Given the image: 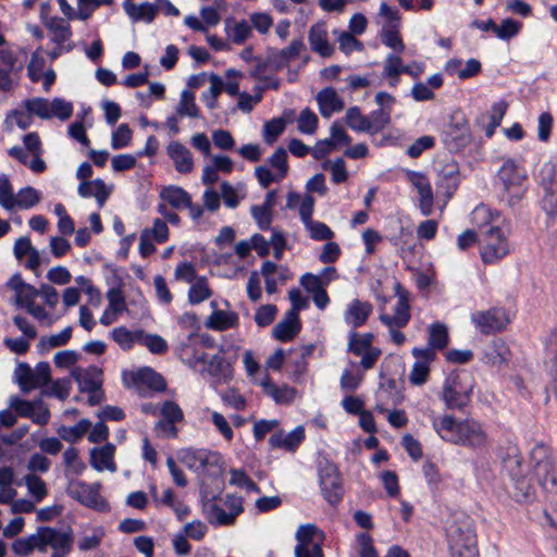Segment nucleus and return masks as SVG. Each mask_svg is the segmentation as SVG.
<instances>
[{"label":"nucleus","instance_id":"nucleus-1","mask_svg":"<svg viewBox=\"0 0 557 557\" xmlns=\"http://www.w3.org/2000/svg\"><path fill=\"white\" fill-rule=\"evenodd\" d=\"M73 543L71 529L61 531L51 527H39L36 533L16 539L11 548L15 555L27 557L34 550L47 553L50 547L53 550L51 557H66L72 552Z\"/></svg>","mask_w":557,"mask_h":557},{"label":"nucleus","instance_id":"nucleus-2","mask_svg":"<svg viewBox=\"0 0 557 557\" xmlns=\"http://www.w3.org/2000/svg\"><path fill=\"white\" fill-rule=\"evenodd\" d=\"M433 428L442 440L470 448H482L487 444V435L482 425L473 419L457 421L445 414L433 419Z\"/></svg>","mask_w":557,"mask_h":557},{"label":"nucleus","instance_id":"nucleus-3","mask_svg":"<svg viewBox=\"0 0 557 557\" xmlns=\"http://www.w3.org/2000/svg\"><path fill=\"white\" fill-rule=\"evenodd\" d=\"M503 469L508 474L512 484L511 496L521 504H529L535 499V488L527 475V469L523 466V458L516 447L508 449L503 457Z\"/></svg>","mask_w":557,"mask_h":557},{"label":"nucleus","instance_id":"nucleus-4","mask_svg":"<svg viewBox=\"0 0 557 557\" xmlns=\"http://www.w3.org/2000/svg\"><path fill=\"white\" fill-rule=\"evenodd\" d=\"M180 461L202 476H220L225 471L223 457L220 453L205 448H184L178 453Z\"/></svg>","mask_w":557,"mask_h":557},{"label":"nucleus","instance_id":"nucleus-5","mask_svg":"<svg viewBox=\"0 0 557 557\" xmlns=\"http://www.w3.org/2000/svg\"><path fill=\"white\" fill-rule=\"evenodd\" d=\"M530 462L539 485L547 493H557V463L544 443H537L530 451Z\"/></svg>","mask_w":557,"mask_h":557},{"label":"nucleus","instance_id":"nucleus-6","mask_svg":"<svg viewBox=\"0 0 557 557\" xmlns=\"http://www.w3.org/2000/svg\"><path fill=\"white\" fill-rule=\"evenodd\" d=\"M447 536L451 557H479L476 533L471 520L454 522Z\"/></svg>","mask_w":557,"mask_h":557},{"label":"nucleus","instance_id":"nucleus-7","mask_svg":"<svg viewBox=\"0 0 557 557\" xmlns=\"http://www.w3.org/2000/svg\"><path fill=\"white\" fill-rule=\"evenodd\" d=\"M498 178L503 184V200L509 207L519 203L527 191L523 184L527 180L525 171L519 168L515 161L506 160L498 171Z\"/></svg>","mask_w":557,"mask_h":557},{"label":"nucleus","instance_id":"nucleus-8","mask_svg":"<svg viewBox=\"0 0 557 557\" xmlns=\"http://www.w3.org/2000/svg\"><path fill=\"white\" fill-rule=\"evenodd\" d=\"M242 76V73L235 70H227L224 78L211 74L209 76L210 87L208 91L202 95V100L207 107L210 109L215 108L219 95L225 91L230 96H239L237 107L244 110V95H239Z\"/></svg>","mask_w":557,"mask_h":557},{"label":"nucleus","instance_id":"nucleus-9","mask_svg":"<svg viewBox=\"0 0 557 557\" xmlns=\"http://www.w3.org/2000/svg\"><path fill=\"white\" fill-rule=\"evenodd\" d=\"M42 23L49 33L51 42L54 45L48 52L51 60L72 51L75 47L72 40V28L70 22L60 16L41 15Z\"/></svg>","mask_w":557,"mask_h":557},{"label":"nucleus","instance_id":"nucleus-10","mask_svg":"<svg viewBox=\"0 0 557 557\" xmlns=\"http://www.w3.org/2000/svg\"><path fill=\"white\" fill-rule=\"evenodd\" d=\"M467 374H450L443 384L442 399L447 409L462 410L471 400L473 385Z\"/></svg>","mask_w":557,"mask_h":557},{"label":"nucleus","instance_id":"nucleus-11","mask_svg":"<svg viewBox=\"0 0 557 557\" xmlns=\"http://www.w3.org/2000/svg\"><path fill=\"white\" fill-rule=\"evenodd\" d=\"M25 109L42 120L58 117L61 121L69 120L73 113L71 102L61 98L49 101L45 98H33L25 101Z\"/></svg>","mask_w":557,"mask_h":557},{"label":"nucleus","instance_id":"nucleus-12","mask_svg":"<svg viewBox=\"0 0 557 557\" xmlns=\"http://www.w3.org/2000/svg\"><path fill=\"white\" fill-rule=\"evenodd\" d=\"M443 143L450 152H458L471 143L470 125L462 113H454L443 131Z\"/></svg>","mask_w":557,"mask_h":557},{"label":"nucleus","instance_id":"nucleus-13","mask_svg":"<svg viewBox=\"0 0 557 557\" xmlns=\"http://www.w3.org/2000/svg\"><path fill=\"white\" fill-rule=\"evenodd\" d=\"M481 236L480 253L485 264L496 263L508 253L507 238L498 226H490Z\"/></svg>","mask_w":557,"mask_h":557},{"label":"nucleus","instance_id":"nucleus-14","mask_svg":"<svg viewBox=\"0 0 557 557\" xmlns=\"http://www.w3.org/2000/svg\"><path fill=\"white\" fill-rule=\"evenodd\" d=\"M15 377L21 391L27 394L50 381V367L47 362H39L35 368L21 363L15 369Z\"/></svg>","mask_w":557,"mask_h":557},{"label":"nucleus","instance_id":"nucleus-15","mask_svg":"<svg viewBox=\"0 0 557 557\" xmlns=\"http://www.w3.org/2000/svg\"><path fill=\"white\" fill-rule=\"evenodd\" d=\"M471 322L484 335L502 332L510 323V318L505 308H491L475 311L471 314Z\"/></svg>","mask_w":557,"mask_h":557},{"label":"nucleus","instance_id":"nucleus-16","mask_svg":"<svg viewBox=\"0 0 557 557\" xmlns=\"http://www.w3.org/2000/svg\"><path fill=\"white\" fill-rule=\"evenodd\" d=\"M100 487L99 483L88 484L83 481L72 480L67 484L66 493L71 498L81 504L102 511L108 508V504L100 495Z\"/></svg>","mask_w":557,"mask_h":557},{"label":"nucleus","instance_id":"nucleus-17","mask_svg":"<svg viewBox=\"0 0 557 557\" xmlns=\"http://www.w3.org/2000/svg\"><path fill=\"white\" fill-rule=\"evenodd\" d=\"M320 487L324 499L331 506H337L344 495L341 475L334 463H326L319 470Z\"/></svg>","mask_w":557,"mask_h":557},{"label":"nucleus","instance_id":"nucleus-18","mask_svg":"<svg viewBox=\"0 0 557 557\" xmlns=\"http://www.w3.org/2000/svg\"><path fill=\"white\" fill-rule=\"evenodd\" d=\"M9 405L17 416L32 419L38 425H46L49 422L50 411L40 398L30 401L12 396Z\"/></svg>","mask_w":557,"mask_h":557},{"label":"nucleus","instance_id":"nucleus-19","mask_svg":"<svg viewBox=\"0 0 557 557\" xmlns=\"http://www.w3.org/2000/svg\"><path fill=\"white\" fill-rule=\"evenodd\" d=\"M2 288L5 292L12 293L10 301L17 309H24L32 300H36L39 296V290L26 283L21 273H14Z\"/></svg>","mask_w":557,"mask_h":557},{"label":"nucleus","instance_id":"nucleus-20","mask_svg":"<svg viewBox=\"0 0 557 557\" xmlns=\"http://www.w3.org/2000/svg\"><path fill=\"white\" fill-rule=\"evenodd\" d=\"M255 384L259 385L262 393L271 398L276 405L289 406L297 396V389L287 384L276 385L264 371L261 379H255Z\"/></svg>","mask_w":557,"mask_h":557},{"label":"nucleus","instance_id":"nucleus-21","mask_svg":"<svg viewBox=\"0 0 557 557\" xmlns=\"http://www.w3.org/2000/svg\"><path fill=\"white\" fill-rule=\"evenodd\" d=\"M317 528L313 524L301 525L297 533L298 544L295 547L296 557H323L320 542L314 541Z\"/></svg>","mask_w":557,"mask_h":557},{"label":"nucleus","instance_id":"nucleus-22","mask_svg":"<svg viewBox=\"0 0 557 557\" xmlns=\"http://www.w3.org/2000/svg\"><path fill=\"white\" fill-rule=\"evenodd\" d=\"M397 289H398V300H397V304L395 306V314L392 317V315H388V314H381L380 315V321L386 325L388 329H392V327H397V329H403L405 327L409 320H410V307H409V301H408V294L407 292H400L401 287L400 285H397Z\"/></svg>","mask_w":557,"mask_h":557},{"label":"nucleus","instance_id":"nucleus-23","mask_svg":"<svg viewBox=\"0 0 557 557\" xmlns=\"http://www.w3.org/2000/svg\"><path fill=\"white\" fill-rule=\"evenodd\" d=\"M308 40L311 50L323 58L331 57L334 52V48L327 39V29L324 22H318L310 27Z\"/></svg>","mask_w":557,"mask_h":557},{"label":"nucleus","instance_id":"nucleus-24","mask_svg":"<svg viewBox=\"0 0 557 557\" xmlns=\"http://www.w3.org/2000/svg\"><path fill=\"white\" fill-rule=\"evenodd\" d=\"M166 152L178 173L188 174L194 170L193 154L190 150L180 141H171L166 147Z\"/></svg>","mask_w":557,"mask_h":557},{"label":"nucleus","instance_id":"nucleus-25","mask_svg":"<svg viewBox=\"0 0 557 557\" xmlns=\"http://www.w3.org/2000/svg\"><path fill=\"white\" fill-rule=\"evenodd\" d=\"M305 440V429L299 425L292 432L285 434L282 430L273 433L269 438L272 448H283L287 451H295Z\"/></svg>","mask_w":557,"mask_h":557},{"label":"nucleus","instance_id":"nucleus-26","mask_svg":"<svg viewBox=\"0 0 557 557\" xmlns=\"http://www.w3.org/2000/svg\"><path fill=\"white\" fill-rule=\"evenodd\" d=\"M315 100L319 106L320 114L325 119H330L335 112H341L345 107L343 99L333 87L321 89L317 94Z\"/></svg>","mask_w":557,"mask_h":557},{"label":"nucleus","instance_id":"nucleus-27","mask_svg":"<svg viewBox=\"0 0 557 557\" xmlns=\"http://www.w3.org/2000/svg\"><path fill=\"white\" fill-rule=\"evenodd\" d=\"M114 454L115 446L111 443H107L101 447H94L90 449V466L97 471L108 470L115 472Z\"/></svg>","mask_w":557,"mask_h":557},{"label":"nucleus","instance_id":"nucleus-28","mask_svg":"<svg viewBox=\"0 0 557 557\" xmlns=\"http://www.w3.org/2000/svg\"><path fill=\"white\" fill-rule=\"evenodd\" d=\"M510 358L511 352L506 342L502 338H495L485 349L483 362L492 367L500 368L507 366Z\"/></svg>","mask_w":557,"mask_h":557},{"label":"nucleus","instance_id":"nucleus-29","mask_svg":"<svg viewBox=\"0 0 557 557\" xmlns=\"http://www.w3.org/2000/svg\"><path fill=\"white\" fill-rule=\"evenodd\" d=\"M300 330L299 314H295L294 311H287L283 320L272 330V335L277 341L289 342L297 336Z\"/></svg>","mask_w":557,"mask_h":557},{"label":"nucleus","instance_id":"nucleus-30","mask_svg":"<svg viewBox=\"0 0 557 557\" xmlns=\"http://www.w3.org/2000/svg\"><path fill=\"white\" fill-rule=\"evenodd\" d=\"M372 310L373 306L369 301L354 299L345 310L344 320L352 329L360 327L367 322Z\"/></svg>","mask_w":557,"mask_h":557},{"label":"nucleus","instance_id":"nucleus-31","mask_svg":"<svg viewBox=\"0 0 557 557\" xmlns=\"http://www.w3.org/2000/svg\"><path fill=\"white\" fill-rule=\"evenodd\" d=\"M71 375L82 392L99 389L102 385V371L97 367L74 368Z\"/></svg>","mask_w":557,"mask_h":557},{"label":"nucleus","instance_id":"nucleus-32","mask_svg":"<svg viewBox=\"0 0 557 557\" xmlns=\"http://www.w3.org/2000/svg\"><path fill=\"white\" fill-rule=\"evenodd\" d=\"M24 148L28 151L32 159L29 162V169L35 173H41L46 170V163L41 159L44 153L40 137L37 133H28L23 137Z\"/></svg>","mask_w":557,"mask_h":557},{"label":"nucleus","instance_id":"nucleus-33","mask_svg":"<svg viewBox=\"0 0 557 557\" xmlns=\"http://www.w3.org/2000/svg\"><path fill=\"white\" fill-rule=\"evenodd\" d=\"M122 7L128 17L135 23L145 22L149 24L158 13V7L150 2L134 3L126 0Z\"/></svg>","mask_w":557,"mask_h":557},{"label":"nucleus","instance_id":"nucleus-34","mask_svg":"<svg viewBox=\"0 0 557 557\" xmlns=\"http://www.w3.org/2000/svg\"><path fill=\"white\" fill-rule=\"evenodd\" d=\"M236 504L234 505V511L226 512L223 508L219 507L214 503H210L206 505V510L208 513V519L212 523H216L220 525H226L234 522L235 518L243 510V500L242 497H233L232 498Z\"/></svg>","mask_w":557,"mask_h":557},{"label":"nucleus","instance_id":"nucleus-35","mask_svg":"<svg viewBox=\"0 0 557 557\" xmlns=\"http://www.w3.org/2000/svg\"><path fill=\"white\" fill-rule=\"evenodd\" d=\"M77 191L83 198L95 197L98 206L101 208L109 198L111 188L108 187L101 178H96L94 181L81 182Z\"/></svg>","mask_w":557,"mask_h":557},{"label":"nucleus","instance_id":"nucleus-36","mask_svg":"<svg viewBox=\"0 0 557 557\" xmlns=\"http://www.w3.org/2000/svg\"><path fill=\"white\" fill-rule=\"evenodd\" d=\"M180 359L191 368H196L199 363L206 362V352L197 345L196 342L190 341V335L184 341L178 349Z\"/></svg>","mask_w":557,"mask_h":557},{"label":"nucleus","instance_id":"nucleus-37","mask_svg":"<svg viewBox=\"0 0 557 557\" xmlns=\"http://www.w3.org/2000/svg\"><path fill=\"white\" fill-rule=\"evenodd\" d=\"M438 187L445 189V194L450 198L457 190L459 178V166L456 162L446 163L438 173Z\"/></svg>","mask_w":557,"mask_h":557},{"label":"nucleus","instance_id":"nucleus-38","mask_svg":"<svg viewBox=\"0 0 557 557\" xmlns=\"http://www.w3.org/2000/svg\"><path fill=\"white\" fill-rule=\"evenodd\" d=\"M238 323V315L232 311L215 309L205 321V326L209 330L224 331Z\"/></svg>","mask_w":557,"mask_h":557},{"label":"nucleus","instance_id":"nucleus-39","mask_svg":"<svg viewBox=\"0 0 557 557\" xmlns=\"http://www.w3.org/2000/svg\"><path fill=\"white\" fill-rule=\"evenodd\" d=\"M160 197L174 209H182L190 205V195L178 186H168L162 189Z\"/></svg>","mask_w":557,"mask_h":557},{"label":"nucleus","instance_id":"nucleus-40","mask_svg":"<svg viewBox=\"0 0 557 557\" xmlns=\"http://www.w3.org/2000/svg\"><path fill=\"white\" fill-rule=\"evenodd\" d=\"M111 335H112V338L117 343V345L122 349L128 350L134 346V344L140 342V338L143 337V331L141 330L131 331V330L126 329L125 326H120V327L113 329Z\"/></svg>","mask_w":557,"mask_h":557},{"label":"nucleus","instance_id":"nucleus-41","mask_svg":"<svg viewBox=\"0 0 557 557\" xmlns=\"http://www.w3.org/2000/svg\"><path fill=\"white\" fill-rule=\"evenodd\" d=\"M368 133L369 134H377L382 132L386 125L391 122V109L389 108H380L373 110L368 116Z\"/></svg>","mask_w":557,"mask_h":557},{"label":"nucleus","instance_id":"nucleus-42","mask_svg":"<svg viewBox=\"0 0 557 557\" xmlns=\"http://www.w3.org/2000/svg\"><path fill=\"white\" fill-rule=\"evenodd\" d=\"M91 422L87 419L79 420L73 426H61L58 430L60 437L69 443H75L81 440L90 429Z\"/></svg>","mask_w":557,"mask_h":557},{"label":"nucleus","instance_id":"nucleus-43","mask_svg":"<svg viewBox=\"0 0 557 557\" xmlns=\"http://www.w3.org/2000/svg\"><path fill=\"white\" fill-rule=\"evenodd\" d=\"M28 494L36 503H40L47 495L48 488L46 482L35 473H28L23 478Z\"/></svg>","mask_w":557,"mask_h":557},{"label":"nucleus","instance_id":"nucleus-44","mask_svg":"<svg viewBox=\"0 0 557 557\" xmlns=\"http://www.w3.org/2000/svg\"><path fill=\"white\" fill-rule=\"evenodd\" d=\"M212 292L208 285L207 278L201 276L190 284L188 301L191 305H197L210 298Z\"/></svg>","mask_w":557,"mask_h":557},{"label":"nucleus","instance_id":"nucleus-45","mask_svg":"<svg viewBox=\"0 0 557 557\" xmlns=\"http://www.w3.org/2000/svg\"><path fill=\"white\" fill-rule=\"evenodd\" d=\"M381 41L383 45L397 52H403L405 50V45L398 33V24L384 26L381 30Z\"/></svg>","mask_w":557,"mask_h":557},{"label":"nucleus","instance_id":"nucleus-46","mask_svg":"<svg viewBox=\"0 0 557 557\" xmlns=\"http://www.w3.org/2000/svg\"><path fill=\"white\" fill-rule=\"evenodd\" d=\"M63 462L65 466V474L79 475L86 469L85 463L78 456V450L74 447H69L63 453Z\"/></svg>","mask_w":557,"mask_h":557},{"label":"nucleus","instance_id":"nucleus-47","mask_svg":"<svg viewBox=\"0 0 557 557\" xmlns=\"http://www.w3.org/2000/svg\"><path fill=\"white\" fill-rule=\"evenodd\" d=\"M547 347L553 352V358L550 360L552 366L549 370L550 382L548 385V389L557 399V331H553L548 336Z\"/></svg>","mask_w":557,"mask_h":557},{"label":"nucleus","instance_id":"nucleus-48","mask_svg":"<svg viewBox=\"0 0 557 557\" xmlns=\"http://www.w3.org/2000/svg\"><path fill=\"white\" fill-rule=\"evenodd\" d=\"M286 122L284 119H272L270 121H267L263 126V140L268 145H273L278 136L285 131Z\"/></svg>","mask_w":557,"mask_h":557},{"label":"nucleus","instance_id":"nucleus-49","mask_svg":"<svg viewBox=\"0 0 557 557\" xmlns=\"http://www.w3.org/2000/svg\"><path fill=\"white\" fill-rule=\"evenodd\" d=\"M374 335L372 333H366L358 336L356 332H351L349 336L348 349L356 356H361L364 350L371 349Z\"/></svg>","mask_w":557,"mask_h":557},{"label":"nucleus","instance_id":"nucleus-50","mask_svg":"<svg viewBox=\"0 0 557 557\" xmlns=\"http://www.w3.org/2000/svg\"><path fill=\"white\" fill-rule=\"evenodd\" d=\"M537 181L543 190L557 188L556 165L553 162L544 163L537 173Z\"/></svg>","mask_w":557,"mask_h":557},{"label":"nucleus","instance_id":"nucleus-51","mask_svg":"<svg viewBox=\"0 0 557 557\" xmlns=\"http://www.w3.org/2000/svg\"><path fill=\"white\" fill-rule=\"evenodd\" d=\"M41 199L40 193L34 187L27 186L18 190L16 194L15 207L20 209H30L35 207Z\"/></svg>","mask_w":557,"mask_h":557},{"label":"nucleus","instance_id":"nucleus-52","mask_svg":"<svg viewBox=\"0 0 557 557\" xmlns=\"http://www.w3.org/2000/svg\"><path fill=\"white\" fill-rule=\"evenodd\" d=\"M448 344V331L442 323H433L430 326L429 345L434 349H444Z\"/></svg>","mask_w":557,"mask_h":557},{"label":"nucleus","instance_id":"nucleus-53","mask_svg":"<svg viewBox=\"0 0 557 557\" xmlns=\"http://www.w3.org/2000/svg\"><path fill=\"white\" fill-rule=\"evenodd\" d=\"M16 195L5 174L0 175V206L5 210L15 208Z\"/></svg>","mask_w":557,"mask_h":557},{"label":"nucleus","instance_id":"nucleus-54","mask_svg":"<svg viewBox=\"0 0 557 557\" xmlns=\"http://www.w3.org/2000/svg\"><path fill=\"white\" fill-rule=\"evenodd\" d=\"M268 162L273 169L276 170V182L282 181L287 175V151L284 148H277L275 152L269 158Z\"/></svg>","mask_w":557,"mask_h":557},{"label":"nucleus","instance_id":"nucleus-55","mask_svg":"<svg viewBox=\"0 0 557 557\" xmlns=\"http://www.w3.org/2000/svg\"><path fill=\"white\" fill-rule=\"evenodd\" d=\"M176 112L181 116L197 117L198 108L195 102V95L188 90H183L181 99L176 108Z\"/></svg>","mask_w":557,"mask_h":557},{"label":"nucleus","instance_id":"nucleus-56","mask_svg":"<svg viewBox=\"0 0 557 557\" xmlns=\"http://www.w3.org/2000/svg\"><path fill=\"white\" fill-rule=\"evenodd\" d=\"M345 122L356 132L368 133V120L367 116L361 113L359 107H351L346 111Z\"/></svg>","mask_w":557,"mask_h":557},{"label":"nucleus","instance_id":"nucleus-57","mask_svg":"<svg viewBox=\"0 0 557 557\" xmlns=\"http://www.w3.org/2000/svg\"><path fill=\"white\" fill-rule=\"evenodd\" d=\"M319 119L309 108L304 109L298 117L297 128L302 134L311 135L318 128Z\"/></svg>","mask_w":557,"mask_h":557},{"label":"nucleus","instance_id":"nucleus-58","mask_svg":"<svg viewBox=\"0 0 557 557\" xmlns=\"http://www.w3.org/2000/svg\"><path fill=\"white\" fill-rule=\"evenodd\" d=\"M136 380L140 383L147 384L156 391H162L165 388L163 377L149 368L140 369L136 374Z\"/></svg>","mask_w":557,"mask_h":557},{"label":"nucleus","instance_id":"nucleus-59","mask_svg":"<svg viewBox=\"0 0 557 557\" xmlns=\"http://www.w3.org/2000/svg\"><path fill=\"white\" fill-rule=\"evenodd\" d=\"M522 27V24L513 18H505L500 25L496 24L495 35L503 40H509L517 36Z\"/></svg>","mask_w":557,"mask_h":557},{"label":"nucleus","instance_id":"nucleus-60","mask_svg":"<svg viewBox=\"0 0 557 557\" xmlns=\"http://www.w3.org/2000/svg\"><path fill=\"white\" fill-rule=\"evenodd\" d=\"M305 226L314 240H331L334 236L333 231L323 222L311 220Z\"/></svg>","mask_w":557,"mask_h":557},{"label":"nucleus","instance_id":"nucleus-61","mask_svg":"<svg viewBox=\"0 0 557 557\" xmlns=\"http://www.w3.org/2000/svg\"><path fill=\"white\" fill-rule=\"evenodd\" d=\"M508 103L504 100L498 101L492 106L491 121L486 127L485 135L492 137L496 127L502 123L504 115L506 114Z\"/></svg>","mask_w":557,"mask_h":557},{"label":"nucleus","instance_id":"nucleus-62","mask_svg":"<svg viewBox=\"0 0 557 557\" xmlns=\"http://www.w3.org/2000/svg\"><path fill=\"white\" fill-rule=\"evenodd\" d=\"M250 213L260 230H269L273 220V211L261 206L255 205L250 208Z\"/></svg>","mask_w":557,"mask_h":557},{"label":"nucleus","instance_id":"nucleus-63","mask_svg":"<svg viewBox=\"0 0 557 557\" xmlns=\"http://www.w3.org/2000/svg\"><path fill=\"white\" fill-rule=\"evenodd\" d=\"M46 65V60L42 55L41 49H37L30 58L29 64L27 66L28 76L33 82H38L41 76Z\"/></svg>","mask_w":557,"mask_h":557},{"label":"nucleus","instance_id":"nucleus-64","mask_svg":"<svg viewBox=\"0 0 557 557\" xmlns=\"http://www.w3.org/2000/svg\"><path fill=\"white\" fill-rule=\"evenodd\" d=\"M357 544L359 547V557H379V554L373 545V539L369 533L358 534Z\"/></svg>","mask_w":557,"mask_h":557}]
</instances>
